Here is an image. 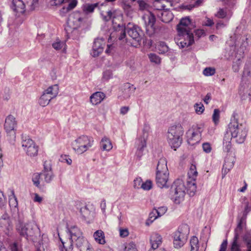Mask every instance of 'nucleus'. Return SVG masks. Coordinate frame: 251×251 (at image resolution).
Returning <instances> with one entry per match:
<instances>
[{
    "instance_id": "nucleus-1",
    "label": "nucleus",
    "mask_w": 251,
    "mask_h": 251,
    "mask_svg": "<svg viewBox=\"0 0 251 251\" xmlns=\"http://www.w3.org/2000/svg\"><path fill=\"white\" fill-rule=\"evenodd\" d=\"M187 175L186 187L183 181L180 179L176 180L171 186V198L176 204L180 203L183 200L186 189L188 194L191 197L193 196L196 192V180L198 176V172L195 163H192L190 165Z\"/></svg>"
},
{
    "instance_id": "nucleus-2",
    "label": "nucleus",
    "mask_w": 251,
    "mask_h": 251,
    "mask_svg": "<svg viewBox=\"0 0 251 251\" xmlns=\"http://www.w3.org/2000/svg\"><path fill=\"white\" fill-rule=\"evenodd\" d=\"M194 25L189 17L182 18L176 26L177 36L176 40L178 46L184 48L191 45L194 41L192 30Z\"/></svg>"
},
{
    "instance_id": "nucleus-3",
    "label": "nucleus",
    "mask_w": 251,
    "mask_h": 251,
    "mask_svg": "<svg viewBox=\"0 0 251 251\" xmlns=\"http://www.w3.org/2000/svg\"><path fill=\"white\" fill-rule=\"evenodd\" d=\"M237 116V114L234 112L226 132L232 138L235 139L237 143L242 144L245 141L247 130L242 124H239L236 118Z\"/></svg>"
},
{
    "instance_id": "nucleus-4",
    "label": "nucleus",
    "mask_w": 251,
    "mask_h": 251,
    "mask_svg": "<svg viewBox=\"0 0 251 251\" xmlns=\"http://www.w3.org/2000/svg\"><path fill=\"white\" fill-rule=\"evenodd\" d=\"M16 230L20 236L27 240H34L40 233V229L33 223H24L19 221L16 225Z\"/></svg>"
},
{
    "instance_id": "nucleus-5",
    "label": "nucleus",
    "mask_w": 251,
    "mask_h": 251,
    "mask_svg": "<svg viewBox=\"0 0 251 251\" xmlns=\"http://www.w3.org/2000/svg\"><path fill=\"white\" fill-rule=\"evenodd\" d=\"M126 32L127 36L125 31H123L119 39L122 40L126 37V42L129 45L135 47L138 46L141 39L138 27L132 24H128L126 27Z\"/></svg>"
},
{
    "instance_id": "nucleus-6",
    "label": "nucleus",
    "mask_w": 251,
    "mask_h": 251,
    "mask_svg": "<svg viewBox=\"0 0 251 251\" xmlns=\"http://www.w3.org/2000/svg\"><path fill=\"white\" fill-rule=\"evenodd\" d=\"M182 126L178 124L170 127L167 133L168 142L174 150L178 148L182 143L181 136L183 134Z\"/></svg>"
},
{
    "instance_id": "nucleus-7",
    "label": "nucleus",
    "mask_w": 251,
    "mask_h": 251,
    "mask_svg": "<svg viewBox=\"0 0 251 251\" xmlns=\"http://www.w3.org/2000/svg\"><path fill=\"white\" fill-rule=\"evenodd\" d=\"M94 142L92 137L81 135L72 143V146L76 153L82 154L92 147Z\"/></svg>"
},
{
    "instance_id": "nucleus-8",
    "label": "nucleus",
    "mask_w": 251,
    "mask_h": 251,
    "mask_svg": "<svg viewBox=\"0 0 251 251\" xmlns=\"http://www.w3.org/2000/svg\"><path fill=\"white\" fill-rule=\"evenodd\" d=\"M189 234V228L187 225H182L173 233L174 245L176 248H180L186 243Z\"/></svg>"
},
{
    "instance_id": "nucleus-9",
    "label": "nucleus",
    "mask_w": 251,
    "mask_h": 251,
    "mask_svg": "<svg viewBox=\"0 0 251 251\" xmlns=\"http://www.w3.org/2000/svg\"><path fill=\"white\" fill-rule=\"evenodd\" d=\"M21 145L23 150L28 156L34 157L37 155L39 147L29 136L22 135Z\"/></svg>"
},
{
    "instance_id": "nucleus-10",
    "label": "nucleus",
    "mask_w": 251,
    "mask_h": 251,
    "mask_svg": "<svg viewBox=\"0 0 251 251\" xmlns=\"http://www.w3.org/2000/svg\"><path fill=\"white\" fill-rule=\"evenodd\" d=\"M59 93V86L54 84L45 90L39 100V104L45 107L49 104L51 100L55 98Z\"/></svg>"
},
{
    "instance_id": "nucleus-11",
    "label": "nucleus",
    "mask_w": 251,
    "mask_h": 251,
    "mask_svg": "<svg viewBox=\"0 0 251 251\" xmlns=\"http://www.w3.org/2000/svg\"><path fill=\"white\" fill-rule=\"evenodd\" d=\"M17 123L15 118L12 115L8 116L5 120L4 125V129L7 134V136L9 137V141L10 144H13L16 139V132L15 128L16 126Z\"/></svg>"
},
{
    "instance_id": "nucleus-12",
    "label": "nucleus",
    "mask_w": 251,
    "mask_h": 251,
    "mask_svg": "<svg viewBox=\"0 0 251 251\" xmlns=\"http://www.w3.org/2000/svg\"><path fill=\"white\" fill-rule=\"evenodd\" d=\"M202 131L203 126L201 125L193 126L186 133L188 143L190 145L198 143L201 140Z\"/></svg>"
},
{
    "instance_id": "nucleus-13",
    "label": "nucleus",
    "mask_w": 251,
    "mask_h": 251,
    "mask_svg": "<svg viewBox=\"0 0 251 251\" xmlns=\"http://www.w3.org/2000/svg\"><path fill=\"white\" fill-rule=\"evenodd\" d=\"M149 130L150 127L147 125H145L143 130V136L139 137L136 140L135 145L137 148L136 155L139 158H141L143 155V151L146 147V141L148 139Z\"/></svg>"
},
{
    "instance_id": "nucleus-14",
    "label": "nucleus",
    "mask_w": 251,
    "mask_h": 251,
    "mask_svg": "<svg viewBox=\"0 0 251 251\" xmlns=\"http://www.w3.org/2000/svg\"><path fill=\"white\" fill-rule=\"evenodd\" d=\"M68 3L67 7H63L59 10V14L64 16L69 11L75 9L78 4L77 0H51L50 5L52 6H59L63 3Z\"/></svg>"
},
{
    "instance_id": "nucleus-15",
    "label": "nucleus",
    "mask_w": 251,
    "mask_h": 251,
    "mask_svg": "<svg viewBox=\"0 0 251 251\" xmlns=\"http://www.w3.org/2000/svg\"><path fill=\"white\" fill-rule=\"evenodd\" d=\"M42 180L47 183H50L54 177V175L52 171L51 165L47 162H45L44 164V169L41 172Z\"/></svg>"
},
{
    "instance_id": "nucleus-16",
    "label": "nucleus",
    "mask_w": 251,
    "mask_h": 251,
    "mask_svg": "<svg viewBox=\"0 0 251 251\" xmlns=\"http://www.w3.org/2000/svg\"><path fill=\"white\" fill-rule=\"evenodd\" d=\"M235 162V158L231 152L228 153L225 159V162L222 169V174L224 177L233 168Z\"/></svg>"
},
{
    "instance_id": "nucleus-17",
    "label": "nucleus",
    "mask_w": 251,
    "mask_h": 251,
    "mask_svg": "<svg viewBox=\"0 0 251 251\" xmlns=\"http://www.w3.org/2000/svg\"><path fill=\"white\" fill-rule=\"evenodd\" d=\"M75 247L80 251H94L90 247V245L87 240L83 236L74 240Z\"/></svg>"
},
{
    "instance_id": "nucleus-18",
    "label": "nucleus",
    "mask_w": 251,
    "mask_h": 251,
    "mask_svg": "<svg viewBox=\"0 0 251 251\" xmlns=\"http://www.w3.org/2000/svg\"><path fill=\"white\" fill-rule=\"evenodd\" d=\"M25 4L22 0H13L12 8L15 12L16 16H24L25 11Z\"/></svg>"
},
{
    "instance_id": "nucleus-19",
    "label": "nucleus",
    "mask_w": 251,
    "mask_h": 251,
    "mask_svg": "<svg viewBox=\"0 0 251 251\" xmlns=\"http://www.w3.org/2000/svg\"><path fill=\"white\" fill-rule=\"evenodd\" d=\"M168 176L169 173H156V183L158 187L161 188L169 187V185L167 184Z\"/></svg>"
},
{
    "instance_id": "nucleus-20",
    "label": "nucleus",
    "mask_w": 251,
    "mask_h": 251,
    "mask_svg": "<svg viewBox=\"0 0 251 251\" xmlns=\"http://www.w3.org/2000/svg\"><path fill=\"white\" fill-rule=\"evenodd\" d=\"M67 233L69 234L70 238L74 240L83 236V233L80 229L76 226H67Z\"/></svg>"
},
{
    "instance_id": "nucleus-21",
    "label": "nucleus",
    "mask_w": 251,
    "mask_h": 251,
    "mask_svg": "<svg viewBox=\"0 0 251 251\" xmlns=\"http://www.w3.org/2000/svg\"><path fill=\"white\" fill-rule=\"evenodd\" d=\"M190 244L191 246L190 251H205L206 246L204 243H202L200 247L199 244L198 238L193 236L190 239Z\"/></svg>"
},
{
    "instance_id": "nucleus-22",
    "label": "nucleus",
    "mask_w": 251,
    "mask_h": 251,
    "mask_svg": "<svg viewBox=\"0 0 251 251\" xmlns=\"http://www.w3.org/2000/svg\"><path fill=\"white\" fill-rule=\"evenodd\" d=\"M162 242V238L157 233H153L150 237V243L153 250L157 249Z\"/></svg>"
},
{
    "instance_id": "nucleus-23",
    "label": "nucleus",
    "mask_w": 251,
    "mask_h": 251,
    "mask_svg": "<svg viewBox=\"0 0 251 251\" xmlns=\"http://www.w3.org/2000/svg\"><path fill=\"white\" fill-rule=\"evenodd\" d=\"M102 41L100 40H95L93 46L92 51L91 52V54L93 57L98 56L100 53H101L103 50V47H102Z\"/></svg>"
},
{
    "instance_id": "nucleus-24",
    "label": "nucleus",
    "mask_w": 251,
    "mask_h": 251,
    "mask_svg": "<svg viewBox=\"0 0 251 251\" xmlns=\"http://www.w3.org/2000/svg\"><path fill=\"white\" fill-rule=\"evenodd\" d=\"M105 95L101 92H96L90 97V102L93 105L100 103L105 98Z\"/></svg>"
},
{
    "instance_id": "nucleus-25",
    "label": "nucleus",
    "mask_w": 251,
    "mask_h": 251,
    "mask_svg": "<svg viewBox=\"0 0 251 251\" xmlns=\"http://www.w3.org/2000/svg\"><path fill=\"white\" fill-rule=\"evenodd\" d=\"M135 89L136 88L133 86V85L129 83L124 84L122 88L123 93V97L125 99L129 98L131 95L134 92Z\"/></svg>"
},
{
    "instance_id": "nucleus-26",
    "label": "nucleus",
    "mask_w": 251,
    "mask_h": 251,
    "mask_svg": "<svg viewBox=\"0 0 251 251\" xmlns=\"http://www.w3.org/2000/svg\"><path fill=\"white\" fill-rule=\"evenodd\" d=\"M60 240L62 245V248L60 247L61 251H73L74 245V240L69 238L66 240L64 241L60 237Z\"/></svg>"
},
{
    "instance_id": "nucleus-27",
    "label": "nucleus",
    "mask_w": 251,
    "mask_h": 251,
    "mask_svg": "<svg viewBox=\"0 0 251 251\" xmlns=\"http://www.w3.org/2000/svg\"><path fill=\"white\" fill-rule=\"evenodd\" d=\"M100 147L102 151H110L113 148L110 140L106 137H103L100 142Z\"/></svg>"
},
{
    "instance_id": "nucleus-28",
    "label": "nucleus",
    "mask_w": 251,
    "mask_h": 251,
    "mask_svg": "<svg viewBox=\"0 0 251 251\" xmlns=\"http://www.w3.org/2000/svg\"><path fill=\"white\" fill-rule=\"evenodd\" d=\"M156 170V173H169L167 166V161L165 158H161L159 160Z\"/></svg>"
},
{
    "instance_id": "nucleus-29",
    "label": "nucleus",
    "mask_w": 251,
    "mask_h": 251,
    "mask_svg": "<svg viewBox=\"0 0 251 251\" xmlns=\"http://www.w3.org/2000/svg\"><path fill=\"white\" fill-rule=\"evenodd\" d=\"M231 139L230 135L226 132L223 139V150L224 151L228 153H230L229 152L231 149Z\"/></svg>"
},
{
    "instance_id": "nucleus-30",
    "label": "nucleus",
    "mask_w": 251,
    "mask_h": 251,
    "mask_svg": "<svg viewBox=\"0 0 251 251\" xmlns=\"http://www.w3.org/2000/svg\"><path fill=\"white\" fill-rule=\"evenodd\" d=\"M93 237L96 242L100 244L103 245L105 243L104 233L101 230H98L94 233Z\"/></svg>"
},
{
    "instance_id": "nucleus-31",
    "label": "nucleus",
    "mask_w": 251,
    "mask_h": 251,
    "mask_svg": "<svg viewBox=\"0 0 251 251\" xmlns=\"http://www.w3.org/2000/svg\"><path fill=\"white\" fill-rule=\"evenodd\" d=\"M32 181L35 186L40 190H43V185L40 184L41 181H42L41 173H36L33 174L32 177Z\"/></svg>"
},
{
    "instance_id": "nucleus-32",
    "label": "nucleus",
    "mask_w": 251,
    "mask_h": 251,
    "mask_svg": "<svg viewBox=\"0 0 251 251\" xmlns=\"http://www.w3.org/2000/svg\"><path fill=\"white\" fill-rule=\"evenodd\" d=\"M249 87V85L242 80L239 88V94L242 98H245L247 95H250L248 90Z\"/></svg>"
},
{
    "instance_id": "nucleus-33",
    "label": "nucleus",
    "mask_w": 251,
    "mask_h": 251,
    "mask_svg": "<svg viewBox=\"0 0 251 251\" xmlns=\"http://www.w3.org/2000/svg\"><path fill=\"white\" fill-rule=\"evenodd\" d=\"M99 3L94 4L86 3L82 6V10L84 13L88 14L93 13L95 9L98 7Z\"/></svg>"
},
{
    "instance_id": "nucleus-34",
    "label": "nucleus",
    "mask_w": 251,
    "mask_h": 251,
    "mask_svg": "<svg viewBox=\"0 0 251 251\" xmlns=\"http://www.w3.org/2000/svg\"><path fill=\"white\" fill-rule=\"evenodd\" d=\"M239 238L238 234L236 233L230 245V251H242L241 249V245L238 242Z\"/></svg>"
},
{
    "instance_id": "nucleus-35",
    "label": "nucleus",
    "mask_w": 251,
    "mask_h": 251,
    "mask_svg": "<svg viewBox=\"0 0 251 251\" xmlns=\"http://www.w3.org/2000/svg\"><path fill=\"white\" fill-rule=\"evenodd\" d=\"M161 14V20L164 23H169L173 19V15L170 11L164 10Z\"/></svg>"
},
{
    "instance_id": "nucleus-36",
    "label": "nucleus",
    "mask_w": 251,
    "mask_h": 251,
    "mask_svg": "<svg viewBox=\"0 0 251 251\" xmlns=\"http://www.w3.org/2000/svg\"><path fill=\"white\" fill-rule=\"evenodd\" d=\"M79 212L82 218L84 219L89 218L91 214V210L89 208V206L88 205H84V206H82L80 208Z\"/></svg>"
},
{
    "instance_id": "nucleus-37",
    "label": "nucleus",
    "mask_w": 251,
    "mask_h": 251,
    "mask_svg": "<svg viewBox=\"0 0 251 251\" xmlns=\"http://www.w3.org/2000/svg\"><path fill=\"white\" fill-rule=\"evenodd\" d=\"M52 46L55 50H59L62 49V52H66V45L63 42L58 41L55 42L52 44Z\"/></svg>"
},
{
    "instance_id": "nucleus-38",
    "label": "nucleus",
    "mask_w": 251,
    "mask_h": 251,
    "mask_svg": "<svg viewBox=\"0 0 251 251\" xmlns=\"http://www.w3.org/2000/svg\"><path fill=\"white\" fill-rule=\"evenodd\" d=\"M154 211H156V208H154L150 213L149 219L146 222L147 225H149L150 224L152 223L158 217H159L158 216H157V212H155Z\"/></svg>"
},
{
    "instance_id": "nucleus-39",
    "label": "nucleus",
    "mask_w": 251,
    "mask_h": 251,
    "mask_svg": "<svg viewBox=\"0 0 251 251\" xmlns=\"http://www.w3.org/2000/svg\"><path fill=\"white\" fill-rule=\"evenodd\" d=\"M242 76L243 77H251V64H245Z\"/></svg>"
},
{
    "instance_id": "nucleus-40",
    "label": "nucleus",
    "mask_w": 251,
    "mask_h": 251,
    "mask_svg": "<svg viewBox=\"0 0 251 251\" xmlns=\"http://www.w3.org/2000/svg\"><path fill=\"white\" fill-rule=\"evenodd\" d=\"M157 49L161 53H165L168 51V48L164 42H160L158 45Z\"/></svg>"
},
{
    "instance_id": "nucleus-41",
    "label": "nucleus",
    "mask_w": 251,
    "mask_h": 251,
    "mask_svg": "<svg viewBox=\"0 0 251 251\" xmlns=\"http://www.w3.org/2000/svg\"><path fill=\"white\" fill-rule=\"evenodd\" d=\"M244 220L243 218L241 219L238 223L237 227L234 230V235L236 233L238 234V238H239L240 232L242 230L243 227Z\"/></svg>"
},
{
    "instance_id": "nucleus-42",
    "label": "nucleus",
    "mask_w": 251,
    "mask_h": 251,
    "mask_svg": "<svg viewBox=\"0 0 251 251\" xmlns=\"http://www.w3.org/2000/svg\"><path fill=\"white\" fill-rule=\"evenodd\" d=\"M39 0H26V3L31 10H34L38 5Z\"/></svg>"
},
{
    "instance_id": "nucleus-43",
    "label": "nucleus",
    "mask_w": 251,
    "mask_h": 251,
    "mask_svg": "<svg viewBox=\"0 0 251 251\" xmlns=\"http://www.w3.org/2000/svg\"><path fill=\"white\" fill-rule=\"evenodd\" d=\"M150 60L152 63H160L161 58L155 53H150L148 55Z\"/></svg>"
},
{
    "instance_id": "nucleus-44",
    "label": "nucleus",
    "mask_w": 251,
    "mask_h": 251,
    "mask_svg": "<svg viewBox=\"0 0 251 251\" xmlns=\"http://www.w3.org/2000/svg\"><path fill=\"white\" fill-rule=\"evenodd\" d=\"M12 197H10L9 200V205L11 207H16L18 206V201L17 198L14 194V191H12Z\"/></svg>"
},
{
    "instance_id": "nucleus-45",
    "label": "nucleus",
    "mask_w": 251,
    "mask_h": 251,
    "mask_svg": "<svg viewBox=\"0 0 251 251\" xmlns=\"http://www.w3.org/2000/svg\"><path fill=\"white\" fill-rule=\"evenodd\" d=\"M243 240L246 246L251 245V232H247L243 236Z\"/></svg>"
},
{
    "instance_id": "nucleus-46",
    "label": "nucleus",
    "mask_w": 251,
    "mask_h": 251,
    "mask_svg": "<svg viewBox=\"0 0 251 251\" xmlns=\"http://www.w3.org/2000/svg\"><path fill=\"white\" fill-rule=\"evenodd\" d=\"M112 71L110 70H106L103 73L102 80V81H107L109 79L112 78Z\"/></svg>"
},
{
    "instance_id": "nucleus-47",
    "label": "nucleus",
    "mask_w": 251,
    "mask_h": 251,
    "mask_svg": "<svg viewBox=\"0 0 251 251\" xmlns=\"http://www.w3.org/2000/svg\"><path fill=\"white\" fill-rule=\"evenodd\" d=\"M152 183L150 180H147L145 182H143L141 185V188L144 190L148 191L152 188Z\"/></svg>"
},
{
    "instance_id": "nucleus-48",
    "label": "nucleus",
    "mask_w": 251,
    "mask_h": 251,
    "mask_svg": "<svg viewBox=\"0 0 251 251\" xmlns=\"http://www.w3.org/2000/svg\"><path fill=\"white\" fill-rule=\"evenodd\" d=\"M215 73V70L212 67H207L203 71V74L205 76H211Z\"/></svg>"
},
{
    "instance_id": "nucleus-49",
    "label": "nucleus",
    "mask_w": 251,
    "mask_h": 251,
    "mask_svg": "<svg viewBox=\"0 0 251 251\" xmlns=\"http://www.w3.org/2000/svg\"><path fill=\"white\" fill-rule=\"evenodd\" d=\"M196 112L198 114H201L203 113L204 110V107L203 105L200 103H196L194 105Z\"/></svg>"
},
{
    "instance_id": "nucleus-50",
    "label": "nucleus",
    "mask_w": 251,
    "mask_h": 251,
    "mask_svg": "<svg viewBox=\"0 0 251 251\" xmlns=\"http://www.w3.org/2000/svg\"><path fill=\"white\" fill-rule=\"evenodd\" d=\"M220 118V110L218 109H215L212 115V120L215 124L218 123Z\"/></svg>"
},
{
    "instance_id": "nucleus-51",
    "label": "nucleus",
    "mask_w": 251,
    "mask_h": 251,
    "mask_svg": "<svg viewBox=\"0 0 251 251\" xmlns=\"http://www.w3.org/2000/svg\"><path fill=\"white\" fill-rule=\"evenodd\" d=\"M203 151L207 153H210L212 150L211 145L209 143L205 142L202 144V145Z\"/></svg>"
},
{
    "instance_id": "nucleus-52",
    "label": "nucleus",
    "mask_w": 251,
    "mask_h": 251,
    "mask_svg": "<svg viewBox=\"0 0 251 251\" xmlns=\"http://www.w3.org/2000/svg\"><path fill=\"white\" fill-rule=\"evenodd\" d=\"M167 210V208L166 207L161 206L158 207L157 209H156V211L154 212H157V216H158L159 217H161L166 213Z\"/></svg>"
},
{
    "instance_id": "nucleus-53",
    "label": "nucleus",
    "mask_w": 251,
    "mask_h": 251,
    "mask_svg": "<svg viewBox=\"0 0 251 251\" xmlns=\"http://www.w3.org/2000/svg\"><path fill=\"white\" fill-rule=\"evenodd\" d=\"M142 183V179L141 177L136 178L134 180L133 186L135 189H139L140 188H141Z\"/></svg>"
},
{
    "instance_id": "nucleus-54",
    "label": "nucleus",
    "mask_w": 251,
    "mask_h": 251,
    "mask_svg": "<svg viewBox=\"0 0 251 251\" xmlns=\"http://www.w3.org/2000/svg\"><path fill=\"white\" fill-rule=\"evenodd\" d=\"M125 251H138L136 245L133 243L128 244L125 248Z\"/></svg>"
},
{
    "instance_id": "nucleus-55",
    "label": "nucleus",
    "mask_w": 251,
    "mask_h": 251,
    "mask_svg": "<svg viewBox=\"0 0 251 251\" xmlns=\"http://www.w3.org/2000/svg\"><path fill=\"white\" fill-rule=\"evenodd\" d=\"M61 161L66 162L68 165H71L72 163V159L66 155H62L61 156Z\"/></svg>"
},
{
    "instance_id": "nucleus-56",
    "label": "nucleus",
    "mask_w": 251,
    "mask_h": 251,
    "mask_svg": "<svg viewBox=\"0 0 251 251\" xmlns=\"http://www.w3.org/2000/svg\"><path fill=\"white\" fill-rule=\"evenodd\" d=\"M218 18H224L226 15V12L223 9H220L215 15Z\"/></svg>"
},
{
    "instance_id": "nucleus-57",
    "label": "nucleus",
    "mask_w": 251,
    "mask_h": 251,
    "mask_svg": "<svg viewBox=\"0 0 251 251\" xmlns=\"http://www.w3.org/2000/svg\"><path fill=\"white\" fill-rule=\"evenodd\" d=\"M100 207L102 211V214H104L105 216L106 215V201L104 199H103L100 202Z\"/></svg>"
},
{
    "instance_id": "nucleus-58",
    "label": "nucleus",
    "mask_w": 251,
    "mask_h": 251,
    "mask_svg": "<svg viewBox=\"0 0 251 251\" xmlns=\"http://www.w3.org/2000/svg\"><path fill=\"white\" fill-rule=\"evenodd\" d=\"M6 199L2 191L0 190V207H2L5 203Z\"/></svg>"
},
{
    "instance_id": "nucleus-59",
    "label": "nucleus",
    "mask_w": 251,
    "mask_h": 251,
    "mask_svg": "<svg viewBox=\"0 0 251 251\" xmlns=\"http://www.w3.org/2000/svg\"><path fill=\"white\" fill-rule=\"evenodd\" d=\"M155 23V18L153 15H151L149 17L148 25L152 27Z\"/></svg>"
},
{
    "instance_id": "nucleus-60",
    "label": "nucleus",
    "mask_w": 251,
    "mask_h": 251,
    "mask_svg": "<svg viewBox=\"0 0 251 251\" xmlns=\"http://www.w3.org/2000/svg\"><path fill=\"white\" fill-rule=\"evenodd\" d=\"M195 33V36H197L198 38L204 36L205 34V31L202 29H198L196 30Z\"/></svg>"
},
{
    "instance_id": "nucleus-61",
    "label": "nucleus",
    "mask_w": 251,
    "mask_h": 251,
    "mask_svg": "<svg viewBox=\"0 0 251 251\" xmlns=\"http://www.w3.org/2000/svg\"><path fill=\"white\" fill-rule=\"evenodd\" d=\"M101 15L103 16V20L105 21H108L112 18V13L110 11L107 12L106 16H104L102 13H101Z\"/></svg>"
},
{
    "instance_id": "nucleus-62",
    "label": "nucleus",
    "mask_w": 251,
    "mask_h": 251,
    "mask_svg": "<svg viewBox=\"0 0 251 251\" xmlns=\"http://www.w3.org/2000/svg\"><path fill=\"white\" fill-rule=\"evenodd\" d=\"M227 246V240H224L220 246L219 251H226Z\"/></svg>"
},
{
    "instance_id": "nucleus-63",
    "label": "nucleus",
    "mask_w": 251,
    "mask_h": 251,
    "mask_svg": "<svg viewBox=\"0 0 251 251\" xmlns=\"http://www.w3.org/2000/svg\"><path fill=\"white\" fill-rule=\"evenodd\" d=\"M211 94L208 93L203 99L204 102L207 104L209 103L210 100L211 99Z\"/></svg>"
},
{
    "instance_id": "nucleus-64",
    "label": "nucleus",
    "mask_w": 251,
    "mask_h": 251,
    "mask_svg": "<svg viewBox=\"0 0 251 251\" xmlns=\"http://www.w3.org/2000/svg\"><path fill=\"white\" fill-rule=\"evenodd\" d=\"M120 235L122 237H125L128 235V231L126 229H121L120 230Z\"/></svg>"
}]
</instances>
